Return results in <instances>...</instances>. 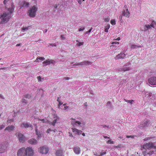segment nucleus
Listing matches in <instances>:
<instances>
[{"instance_id": "09e8293b", "label": "nucleus", "mask_w": 156, "mask_h": 156, "mask_svg": "<svg viewBox=\"0 0 156 156\" xmlns=\"http://www.w3.org/2000/svg\"><path fill=\"white\" fill-rule=\"evenodd\" d=\"M106 151H105V152H103L102 153H101L100 154L101 155V156H102L103 155H104V154H106Z\"/></svg>"}, {"instance_id": "393cba45", "label": "nucleus", "mask_w": 156, "mask_h": 156, "mask_svg": "<svg viewBox=\"0 0 156 156\" xmlns=\"http://www.w3.org/2000/svg\"><path fill=\"white\" fill-rule=\"evenodd\" d=\"M55 130H56L55 129H52L51 130L50 129H48V130L47 131V133H55Z\"/></svg>"}, {"instance_id": "9d476101", "label": "nucleus", "mask_w": 156, "mask_h": 156, "mask_svg": "<svg viewBox=\"0 0 156 156\" xmlns=\"http://www.w3.org/2000/svg\"><path fill=\"white\" fill-rule=\"evenodd\" d=\"M71 119L73 120L71 122V124L73 126H79L81 124V122L80 121H76L75 119L73 118Z\"/></svg>"}, {"instance_id": "c9c22d12", "label": "nucleus", "mask_w": 156, "mask_h": 156, "mask_svg": "<svg viewBox=\"0 0 156 156\" xmlns=\"http://www.w3.org/2000/svg\"><path fill=\"white\" fill-rule=\"evenodd\" d=\"M76 42H78V43L77 44V45L78 46H80L81 45H83V42H80L76 40Z\"/></svg>"}, {"instance_id": "423d86ee", "label": "nucleus", "mask_w": 156, "mask_h": 156, "mask_svg": "<svg viewBox=\"0 0 156 156\" xmlns=\"http://www.w3.org/2000/svg\"><path fill=\"white\" fill-rule=\"evenodd\" d=\"M27 155L32 156L34 154V152L32 148L27 147L26 149Z\"/></svg>"}, {"instance_id": "49530a36", "label": "nucleus", "mask_w": 156, "mask_h": 156, "mask_svg": "<svg viewBox=\"0 0 156 156\" xmlns=\"http://www.w3.org/2000/svg\"><path fill=\"white\" fill-rule=\"evenodd\" d=\"M84 61L79 62V66L84 65Z\"/></svg>"}, {"instance_id": "69168bd1", "label": "nucleus", "mask_w": 156, "mask_h": 156, "mask_svg": "<svg viewBox=\"0 0 156 156\" xmlns=\"http://www.w3.org/2000/svg\"><path fill=\"white\" fill-rule=\"evenodd\" d=\"M87 103H84V105H85L86 107H87Z\"/></svg>"}, {"instance_id": "dca6fc26", "label": "nucleus", "mask_w": 156, "mask_h": 156, "mask_svg": "<svg viewBox=\"0 0 156 156\" xmlns=\"http://www.w3.org/2000/svg\"><path fill=\"white\" fill-rule=\"evenodd\" d=\"M72 131L73 132H75L76 134L78 135H80L82 132L81 131L78 130L75 127L72 128Z\"/></svg>"}, {"instance_id": "774afa93", "label": "nucleus", "mask_w": 156, "mask_h": 156, "mask_svg": "<svg viewBox=\"0 0 156 156\" xmlns=\"http://www.w3.org/2000/svg\"><path fill=\"white\" fill-rule=\"evenodd\" d=\"M0 97L2 99H4V98L2 96V95L0 94Z\"/></svg>"}, {"instance_id": "37998d69", "label": "nucleus", "mask_w": 156, "mask_h": 156, "mask_svg": "<svg viewBox=\"0 0 156 156\" xmlns=\"http://www.w3.org/2000/svg\"><path fill=\"white\" fill-rule=\"evenodd\" d=\"M150 121L147 119L146 121V123H145V124H146V126L147 125V124H150Z\"/></svg>"}, {"instance_id": "e433bc0d", "label": "nucleus", "mask_w": 156, "mask_h": 156, "mask_svg": "<svg viewBox=\"0 0 156 156\" xmlns=\"http://www.w3.org/2000/svg\"><path fill=\"white\" fill-rule=\"evenodd\" d=\"M110 20V18L108 16L107 17L105 18L104 19V20L106 22H109V21Z\"/></svg>"}, {"instance_id": "7ed1b4c3", "label": "nucleus", "mask_w": 156, "mask_h": 156, "mask_svg": "<svg viewBox=\"0 0 156 156\" xmlns=\"http://www.w3.org/2000/svg\"><path fill=\"white\" fill-rule=\"evenodd\" d=\"M37 9L35 6L32 7V8L29 11V16L31 17H34L35 16L36 12Z\"/></svg>"}, {"instance_id": "052dcab7", "label": "nucleus", "mask_w": 156, "mask_h": 156, "mask_svg": "<svg viewBox=\"0 0 156 156\" xmlns=\"http://www.w3.org/2000/svg\"><path fill=\"white\" fill-rule=\"evenodd\" d=\"M110 104H111V102H110V101H108V102H107V105H110Z\"/></svg>"}, {"instance_id": "1a4fd4ad", "label": "nucleus", "mask_w": 156, "mask_h": 156, "mask_svg": "<svg viewBox=\"0 0 156 156\" xmlns=\"http://www.w3.org/2000/svg\"><path fill=\"white\" fill-rule=\"evenodd\" d=\"M130 68L127 65H124L123 67H121L119 69V71L120 72H125L126 71H129Z\"/></svg>"}, {"instance_id": "a19ab883", "label": "nucleus", "mask_w": 156, "mask_h": 156, "mask_svg": "<svg viewBox=\"0 0 156 156\" xmlns=\"http://www.w3.org/2000/svg\"><path fill=\"white\" fill-rule=\"evenodd\" d=\"M135 136H129L127 135L126 136V137L127 138H133Z\"/></svg>"}, {"instance_id": "bf43d9fd", "label": "nucleus", "mask_w": 156, "mask_h": 156, "mask_svg": "<svg viewBox=\"0 0 156 156\" xmlns=\"http://www.w3.org/2000/svg\"><path fill=\"white\" fill-rule=\"evenodd\" d=\"M103 137L105 139H109L110 138V137L107 136H104Z\"/></svg>"}, {"instance_id": "603ef678", "label": "nucleus", "mask_w": 156, "mask_h": 156, "mask_svg": "<svg viewBox=\"0 0 156 156\" xmlns=\"http://www.w3.org/2000/svg\"><path fill=\"white\" fill-rule=\"evenodd\" d=\"M63 104V103L62 102H61V101H59V102H58V106L59 107H60V106L61 105H62Z\"/></svg>"}, {"instance_id": "e2e57ef3", "label": "nucleus", "mask_w": 156, "mask_h": 156, "mask_svg": "<svg viewBox=\"0 0 156 156\" xmlns=\"http://www.w3.org/2000/svg\"><path fill=\"white\" fill-rule=\"evenodd\" d=\"M49 44H50V45H51V46H56V45H55L54 44H51V43H50Z\"/></svg>"}, {"instance_id": "aec40b11", "label": "nucleus", "mask_w": 156, "mask_h": 156, "mask_svg": "<svg viewBox=\"0 0 156 156\" xmlns=\"http://www.w3.org/2000/svg\"><path fill=\"white\" fill-rule=\"evenodd\" d=\"M53 63L52 60L48 59L46 61H44L43 62V64H50Z\"/></svg>"}, {"instance_id": "ea45409f", "label": "nucleus", "mask_w": 156, "mask_h": 156, "mask_svg": "<svg viewBox=\"0 0 156 156\" xmlns=\"http://www.w3.org/2000/svg\"><path fill=\"white\" fill-rule=\"evenodd\" d=\"M21 102L23 103H24L26 104L27 103V101L24 99H22Z\"/></svg>"}, {"instance_id": "2f4dec72", "label": "nucleus", "mask_w": 156, "mask_h": 156, "mask_svg": "<svg viewBox=\"0 0 156 156\" xmlns=\"http://www.w3.org/2000/svg\"><path fill=\"white\" fill-rule=\"evenodd\" d=\"M24 97L27 99H30V96L29 94H26L24 95Z\"/></svg>"}, {"instance_id": "a878e982", "label": "nucleus", "mask_w": 156, "mask_h": 156, "mask_svg": "<svg viewBox=\"0 0 156 156\" xmlns=\"http://www.w3.org/2000/svg\"><path fill=\"white\" fill-rule=\"evenodd\" d=\"M110 27V25L109 24H108L105 27V31L106 32H108V30L109 29Z\"/></svg>"}, {"instance_id": "58836bf2", "label": "nucleus", "mask_w": 156, "mask_h": 156, "mask_svg": "<svg viewBox=\"0 0 156 156\" xmlns=\"http://www.w3.org/2000/svg\"><path fill=\"white\" fill-rule=\"evenodd\" d=\"M124 100L127 103H132V102L133 101V100H126L125 99H124Z\"/></svg>"}, {"instance_id": "b1692460", "label": "nucleus", "mask_w": 156, "mask_h": 156, "mask_svg": "<svg viewBox=\"0 0 156 156\" xmlns=\"http://www.w3.org/2000/svg\"><path fill=\"white\" fill-rule=\"evenodd\" d=\"M84 65L85 66H88L91 65L92 63V62L90 61H84Z\"/></svg>"}, {"instance_id": "c85d7f7f", "label": "nucleus", "mask_w": 156, "mask_h": 156, "mask_svg": "<svg viewBox=\"0 0 156 156\" xmlns=\"http://www.w3.org/2000/svg\"><path fill=\"white\" fill-rule=\"evenodd\" d=\"M39 120L41 121L43 123H49V121L46 119H39Z\"/></svg>"}, {"instance_id": "20e7f679", "label": "nucleus", "mask_w": 156, "mask_h": 156, "mask_svg": "<svg viewBox=\"0 0 156 156\" xmlns=\"http://www.w3.org/2000/svg\"><path fill=\"white\" fill-rule=\"evenodd\" d=\"M26 151L25 148L24 147L22 148L18 151V156H26L27 155Z\"/></svg>"}, {"instance_id": "c03bdc74", "label": "nucleus", "mask_w": 156, "mask_h": 156, "mask_svg": "<svg viewBox=\"0 0 156 156\" xmlns=\"http://www.w3.org/2000/svg\"><path fill=\"white\" fill-rule=\"evenodd\" d=\"M61 37L62 40H65V37L64 36V35H61Z\"/></svg>"}, {"instance_id": "4468645a", "label": "nucleus", "mask_w": 156, "mask_h": 156, "mask_svg": "<svg viewBox=\"0 0 156 156\" xmlns=\"http://www.w3.org/2000/svg\"><path fill=\"white\" fill-rule=\"evenodd\" d=\"M123 14L124 16L128 18L130 16V13L128 11V9L123 11Z\"/></svg>"}, {"instance_id": "6e6d98bb", "label": "nucleus", "mask_w": 156, "mask_h": 156, "mask_svg": "<svg viewBox=\"0 0 156 156\" xmlns=\"http://www.w3.org/2000/svg\"><path fill=\"white\" fill-rule=\"evenodd\" d=\"M28 27H23L22 29L23 30H25L26 29H28Z\"/></svg>"}, {"instance_id": "39448f33", "label": "nucleus", "mask_w": 156, "mask_h": 156, "mask_svg": "<svg viewBox=\"0 0 156 156\" xmlns=\"http://www.w3.org/2000/svg\"><path fill=\"white\" fill-rule=\"evenodd\" d=\"M49 151L48 149V147H40L38 149V151L41 153L43 154H46Z\"/></svg>"}, {"instance_id": "680f3d73", "label": "nucleus", "mask_w": 156, "mask_h": 156, "mask_svg": "<svg viewBox=\"0 0 156 156\" xmlns=\"http://www.w3.org/2000/svg\"><path fill=\"white\" fill-rule=\"evenodd\" d=\"M115 40H117V41H119L120 40V38L119 37H118L117 38L115 39Z\"/></svg>"}, {"instance_id": "6e6552de", "label": "nucleus", "mask_w": 156, "mask_h": 156, "mask_svg": "<svg viewBox=\"0 0 156 156\" xmlns=\"http://www.w3.org/2000/svg\"><path fill=\"white\" fill-rule=\"evenodd\" d=\"M148 83L151 85H156V77H152L148 80Z\"/></svg>"}, {"instance_id": "5701e85b", "label": "nucleus", "mask_w": 156, "mask_h": 156, "mask_svg": "<svg viewBox=\"0 0 156 156\" xmlns=\"http://www.w3.org/2000/svg\"><path fill=\"white\" fill-rule=\"evenodd\" d=\"M21 127H30L29 125L28 124V123H27V122H23V123L21 125Z\"/></svg>"}, {"instance_id": "4d7b16f0", "label": "nucleus", "mask_w": 156, "mask_h": 156, "mask_svg": "<svg viewBox=\"0 0 156 156\" xmlns=\"http://www.w3.org/2000/svg\"><path fill=\"white\" fill-rule=\"evenodd\" d=\"M70 79L69 77H66L64 78V79L65 80H69Z\"/></svg>"}, {"instance_id": "f03ea898", "label": "nucleus", "mask_w": 156, "mask_h": 156, "mask_svg": "<svg viewBox=\"0 0 156 156\" xmlns=\"http://www.w3.org/2000/svg\"><path fill=\"white\" fill-rule=\"evenodd\" d=\"M143 147L145 150L151 149L152 148L156 149V146L152 142H149L144 144L143 145Z\"/></svg>"}, {"instance_id": "cd10ccee", "label": "nucleus", "mask_w": 156, "mask_h": 156, "mask_svg": "<svg viewBox=\"0 0 156 156\" xmlns=\"http://www.w3.org/2000/svg\"><path fill=\"white\" fill-rule=\"evenodd\" d=\"M55 117L56 119H54L53 122L51 123L52 125L53 126H55V124L56 122L57 119H58V117L57 116H56Z\"/></svg>"}, {"instance_id": "72a5a7b5", "label": "nucleus", "mask_w": 156, "mask_h": 156, "mask_svg": "<svg viewBox=\"0 0 156 156\" xmlns=\"http://www.w3.org/2000/svg\"><path fill=\"white\" fill-rule=\"evenodd\" d=\"M13 121H14V119H8L7 121V123L8 124H9V123H10L11 122H13Z\"/></svg>"}, {"instance_id": "c756f323", "label": "nucleus", "mask_w": 156, "mask_h": 156, "mask_svg": "<svg viewBox=\"0 0 156 156\" xmlns=\"http://www.w3.org/2000/svg\"><path fill=\"white\" fill-rule=\"evenodd\" d=\"M151 25H152L151 26L152 27L154 28L155 26H156V23L153 20Z\"/></svg>"}, {"instance_id": "4c0bfd02", "label": "nucleus", "mask_w": 156, "mask_h": 156, "mask_svg": "<svg viewBox=\"0 0 156 156\" xmlns=\"http://www.w3.org/2000/svg\"><path fill=\"white\" fill-rule=\"evenodd\" d=\"M65 105H66L65 104H64L63 105L65 106L64 108L65 109V110L66 111H69V106H65Z\"/></svg>"}, {"instance_id": "0eeeda50", "label": "nucleus", "mask_w": 156, "mask_h": 156, "mask_svg": "<svg viewBox=\"0 0 156 156\" xmlns=\"http://www.w3.org/2000/svg\"><path fill=\"white\" fill-rule=\"evenodd\" d=\"M16 135L18 136L19 140L20 142H23L25 140L26 138L23 134L19 133H16Z\"/></svg>"}, {"instance_id": "bb28decb", "label": "nucleus", "mask_w": 156, "mask_h": 156, "mask_svg": "<svg viewBox=\"0 0 156 156\" xmlns=\"http://www.w3.org/2000/svg\"><path fill=\"white\" fill-rule=\"evenodd\" d=\"M14 127H7L5 129V131H6L7 130L9 132L11 131L14 129Z\"/></svg>"}, {"instance_id": "a18cd8bd", "label": "nucleus", "mask_w": 156, "mask_h": 156, "mask_svg": "<svg viewBox=\"0 0 156 156\" xmlns=\"http://www.w3.org/2000/svg\"><path fill=\"white\" fill-rule=\"evenodd\" d=\"M37 79L38 81H41V77L40 76L37 77Z\"/></svg>"}, {"instance_id": "9b49d317", "label": "nucleus", "mask_w": 156, "mask_h": 156, "mask_svg": "<svg viewBox=\"0 0 156 156\" xmlns=\"http://www.w3.org/2000/svg\"><path fill=\"white\" fill-rule=\"evenodd\" d=\"M125 56L126 55L124 53H121L116 56L115 58L116 60H117L120 59H123L124 58Z\"/></svg>"}, {"instance_id": "13d9d810", "label": "nucleus", "mask_w": 156, "mask_h": 156, "mask_svg": "<svg viewBox=\"0 0 156 156\" xmlns=\"http://www.w3.org/2000/svg\"><path fill=\"white\" fill-rule=\"evenodd\" d=\"M3 4L5 5L7 3V1L6 0H4L3 1Z\"/></svg>"}, {"instance_id": "a211bd4d", "label": "nucleus", "mask_w": 156, "mask_h": 156, "mask_svg": "<svg viewBox=\"0 0 156 156\" xmlns=\"http://www.w3.org/2000/svg\"><path fill=\"white\" fill-rule=\"evenodd\" d=\"M62 153L63 152L62 150H58L56 151V156H62Z\"/></svg>"}, {"instance_id": "0e129e2a", "label": "nucleus", "mask_w": 156, "mask_h": 156, "mask_svg": "<svg viewBox=\"0 0 156 156\" xmlns=\"http://www.w3.org/2000/svg\"><path fill=\"white\" fill-rule=\"evenodd\" d=\"M136 45H133L132 46V48H136Z\"/></svg>"}, {"instance_id": "79ce46f5", "label": "nucleus", "mask_w": 156, "mask_h": 156, "mask_svg": "<svg viewBox=\"0 0 156 156\" xmlns=\"http://www.w3.org/2000/svg\"><path fill=\"white\" fill-rule=\"evenodd\" d=\"M85 0H77V1L78 3L79 4H81V3L83 1H84Z\"/></svg>"}, {"instance_id": "de8ad7c7", "label": "nucleus", "mask_w": 156, "mask_h": 156, "mask_svg": "<svg viewBox=\"0 0 156 156\" xmlns=\"http://www.w3.org/2000/svg\"><path fill=\"white\" fill-rule=\"evenodd\" d=\"M84 29V27H82L81 28H80L79 29V31H83Z\"/></svg>"}, {"instance_id": "3c124183", "label": "nucleus", "mask_w": 156, "mask_h": 156, "mask_svg": "<svg viewBox=\"0 0 156 156\" xmlns=\"http://www.w3.org/2000/svg\"><path fill=\"white\" fill-rule=\"evenodd\" d=\"M92 30V27L91 28V29H90L88 31H87L86 32V34H88V33H90L91 31Z\"/></svg>"}, {"instance_id": "338daca9", "label": "nucleus", "mask_w": 156, "mask_h": 156, "mask_svg": "<svg viewBox=\"0 0 156 156\" xmlns=\"http://www.w3.org/2000/svg\"><path fill=\"white\" fill-rule=\"evenodd\" d=\"M57 7V5H55L54 6V7L55 8H56Z\"/></svg>"}, {"instance_id": "2eb2a0df", "label": "nucleus", "mask_w": 156, "mask_h": 156, "mask_svg": "<svg viewBox=\"0 0 156 156\" xmlns=\"http://www.w3.org/2000/svg\"><path fill=\"white\" fill-rule=\"evenodd\" d=\"M73 150L75 153L76 154H79L80 153V148L78 147H74Z\"/></svg>"}, {"instance_id": "6ab92c4d", "label": "nucleus", "mask_w": 156, "mask_h": 156, "mask_svg": "<svg viewBox=\"0 0 156 156\" xmlns=\"http://www.w3.org/2000/svg\"><path fill=\"white\" fill-rule=\"evenodd\" d=\"M151 26H152V25H145L144 26V30L147 31L148 29L151 28L152 27Z\"/></svg>"}, {"instance_id": "7c9ffc66", "label": "nucleus", "mask_w": 156, "mask_h": 156, "mask_svg": "<svg viewBox=\"0 0 156 156\" xmlns=\"http://www.w3.org/2000/svg\"><path fill=\"white\" fill-rule=\"evenodd\" d=\"M107 143L109 144H113L114 143V142L111 140H109L107 141Z\"/></svg>"}, {"instance_id": "f3484780", "label": "nucleus", "mask_w": 156, "mask_h": 156, "mask_svg": "<svg viewBox=\"0 0 156 156\" xmlns=\"http://www.w3.org/2000/svg\"><path fill=\"white\" fill-rule=\"evenodd\" d=\"M28 142L31 144H35L37 143V141L35 139H32L29 140Z\"/></svg>"}, {"instance_id": "4be33fe9", "label": "nucleus", "mask_w": 156, "mask_h": 156, "mask_svg": "<svg viewBox=\"0 0 156 156\" xmlns=\"http://www.w3.org/2000/svg\"><path fill=\"white\" fill-rule=\"evenodd\" d=\"M29 4V3L26 2L25 1H24L23 2L22 5L21 6V8H22L24 7H28Z\"/></svg>"}, {"instance_id": "473e14b6", "label": "nucleus", "mask_w": 156, "mask_h": 156, "mask_svg": "<svg viewBox=\"0 0 156 156\" xmlns=\"http://www.w3.org/2000/svg\"><path fill=\"white\" fill-rule=\"evenodd\" d=\"M45 58H44V57H37L36 59L34 61L35 62H36V61H37V60H38V59H39V60H44Z\"/></svg>"}, {"instance_id": "f8f14e48", "label": "nucleus", "mask_w": 156, "mask_h": 156, "mask_svg": "<svg viewBox=\"0 0 156 156\" xmlns=\"http://www.w3.org/2000/svg\"><path fill=\"white\" fill-rule=\"evenodd\" d=\"M7 149L6 145H0V153H3L5 152Z\"/></svg>"}, {"instance_id": "8fccbe9b", "label": "nucleus", "mask_w": 156, "mask_h": 156, "mask_svg": "<svg viewBox=\"0 0 156 156\" xmlns=\"http://www.w3.org/2000/svg\"><path fill=\"white\" fill-rule=\"evenodd\" d=\"M119 44V42H117V41H116V42H112V44Z\"/></svg>"}, {"instance_id": "f704fd0d", "label": "nucleus", "mask_w": 156, "mask_h": 156, "mask_svg": "<svg viewBox=\"0 0 156 156\" xmlns=\"http://www.w3.org/2000/svg\"><path fill=\"white\" fill-rule=\"evenodd\" d=\"M110 23L112 25H115L116 24L115 21L114 19L111 20L110 21Z\"/></svg>"}, {"instance_id": "5fc2aeb1", "label": "nucleus", "mask_w": 156, "mask_h": 156, "mask_svg": "<svg viewBox=\"0 0 156 156\" xmlns=\"http://www.w3.org/2000/svg\"><path fill=\"white\" fill-rule=\"evenodd\" d=\"M79 66V63H76L74 64H73V66Z\"/></svg>"}, {"instance_id": "ddd939ff", "label": "nucleus", "mask_w": 156, "mask_h": 156, "mask_svg": "<svg viewBox=\"0 0 156 156\" xmlns=\"http://www.w3.org/2000/svg\"><path fill=\"white\" fill-rule=\"evenodd\" d=\"M11 7L8 8V10L10 14L12 13L14 10V6L12 3L11 4Z\"/></svg>"}, {"instance_id": "f257e3e1", "label": "nucleus", "mask_w": 156, "mask_h": 156, "mask_svg": "<svg viewBox=\"0 0 156 156\" xmlns=\"http://www.w3.org/2000/svg\"><path fill=\"white\" fill-rule=\"evenodd\" d=\"M8 13H4L2 15H0V19L2 18L0 24H3L7 23L9 19L11 17V16L9 15Z\"/></svg>"}, {"instance_id": "412c9836", "label": "nucleus", "mask_w": 156, "mask_h": 156, "mask_svg": "<svg viewBox=\"0 0 156 156\" xmlns=\"http://www.w3.org/2000/svg\"><path fill=\"white\" fill-rule=\"evenodd\" d=\"M36 133L37 135V136L38 138L39 139L41 137V133H40V132H39L37 129H35Z\"/></svg>"}, {"instance_id": "864d4df0", "label": "nucleus", "mask_w": 156, "mask_h": 156, "mask_svg": "<svg viewBox=\"0 0 156 156\" xmlns=\"http://www.w3.org/2000/svg\"><path fill=\"white\" fill-rule=\"evenodd\" d=\"M153 152H154L153 151H150L148 153V154L149 155H151L153 154Z\"/></svg>"}]
</instances>
